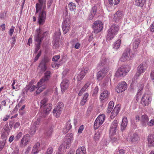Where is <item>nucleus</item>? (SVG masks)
Masks as SVG:
<instances>
[{
  "mask_svg": "<svg viewBox=\"0 0 154 154\" xmlns=\"http://www.w3.org/2000/svg\"><path fill=\"white\" fill-rule=\"evenodd\" d=\"M45 2V0H38V2L36 4V5L35 14L42 9L41 13L39 14L38 19V23L40 25H43L45 21L46 17V13L45 11L46 9Z\"/></svg>",
  "mask_w": 154,
  "mask_h": 154,
  "instance_id": "f257e3e1",
  "label": "nucleus"
},
{
  "mask_svg": "<svg viewBox=\"0 0 154 154\" xmlns=\"http://www.w3.org/2000/svg\"><path fill=\"white\" fill-rule=\"evenodd\" d=\"M51 72L47 71L45 73V76L40 79L39 82L37 84L38 89L36 92V94H39L41 91L46 88L45 85V83L46 82L49 80L51 76Z\"/></svg>",
  "mask_w": 154,
  "mask_h": 154,
  "instance_id": "f03ea898",
  "label": "nucleus"
},
{
  "mask_svg": "<svg viewBox=\"0 0 154 154\" xmlns=\"http://www.w3.org/2000/svg\"><path fill=\"white\" fill-rule=\"evenodd\" d=\"M119 29V27L118 25H112L108 30V34L106 37V40L109 41L113 39L118 32Z\"/></svg>",
  "mask_w": 154,
  "mask_h": 154,
  "instance_id": "7ed1b4c3",
  "label": "nucleus"
},
{
  "mask_svg": "<svg viewBox=\"0 0 154 154\" xmlns=\"http://www.w3.org/2000/svg\"><path fill=\"white\" fill-rule=\"evenodd\" d=\"M48 99L44 98L41 101V107L43 109V113L48 114L50 111L52 106V105L50 103H48Z\"/></svg>",
  "mask_w": 154,
  "mask_h": 154,
  "instance_id": "20e7f679",
  "label": "nucleus"
},
{
  "mask_svg": "<svg viewBox=\"0 0 154 154\" xmlns=\"http://www.w3.org/2000/svg\"><path fill=\"white\" fill-rule=\"evenodd\" d=\"M132 57L131 54V49L129 48H127L125 50L120 59L121 61L124 62L130 60Z\"/></svg>",
  "mask_w": 154,
  "mask_h": 154,
  "instance_id": "39448f33",
  "label": "nucleus"
},
{
  "mask_svg": "<svg viewBox=\"0 0 154 154\" xmlns=\"http://www.w3.org/2000/svg\"><path fill=\"white\" fill-rule=\"evenodd\" d=\"M60 35L61 32L59 30L55 33L54 36V40L52 42L54 48H57L59 46V40Z\"/></svg>",
  "mask_w": 154,
  "mask_h": 154,
  "instance_id": "423d86ee",
  "label": "nucleus"
},
{
  "mask_svg": "<svg viewBox=\"0 0 154 154\" xmlns=\"http://www.w3.org/2000/svg\"><path fill=\"white\" fill-rule=\"evenodd\" d=\"M105 119L104 114L99 115L96 119L94 123V128L96 129L103 123Z\"/></svg>",
  "mask_w": 154,
  "mask_h": 154,
  "instance_id": "0eeeda50",
  "label": "nucleus"
},
{
  "mask_svg": "<svg viewBox=\"0 0 154 154\" xmlns=\"http://www.w3.org/2000/svg\"><path fill=\"white\" fill-rule=\"evenodd\" d=\"M50 60L47 57H44L41 61L38 67L40 69L41 71L45 72L47 69V66Z\"/></svg>",
  "mask_w": 154,
  "mask_h": 154,
  "instance_id": "6e6552de",
  "label": "nucleus"
},
{
  "mask_svg": "<svg viewBox=\"0 0 154 154\" xmlns=\"http://www.w3.org/2000/svg\"><path fill=\"white\" fill-rule=\"evenodd\" d=\"M94 32L97 33L100 32L103 28V24L100 21H95L92 26Z\"/></svg>",
  "mask_w": 154,
  "mask_h": 154,
  "instance_id": "1a4fd4ad",
  "label": "nucleus"
},
{
  "mask_svg": "<svg viewBox=\"0 0 154 154\" xmlns=\"http://www.w3.org/2000/svg\"><path fill=\"white\" fill-rule=\"evenodd\" d=\"M147 67V65L145 63H143L140 64L137 68V72L134 78L139 76L142 73L145 71Z\"/></svg>",
  "mask_w": 154,
  "mask_h": 154,
  "instance_id": "9d476101",
  "label": "nucleus"
},
{
  "mask_svg": "<svg viewBox=\"0 0 154 154\" xmlns=\"http://www.w3.org/2000/svg\"><path fill=\"white\" fill-rule=\"evenodd\" d=\"M64 104L62 102H59L56 108L54 109L53 113L56 117H58L60 115L63 109Z\"/></svg>",
  "mask_w": 154,
  "mask_h": 154,
  "instance_id": "9b49d317",
  "label": "nucleus"
},
{
  "mask_svg": "<svg viewBox=\"0 0 154 154\" xmlns=\"http://www.w3.org/2000/svg\"><path fill=\"white\" fill-rule=\"evenodd\" d=\"M128 71L126 67L121 66L117 70L115 75L117 77L124 76L128 72Z\"/></svg>",
  "mask_w": 154,
  "mask_h": 154,
  "instance_id": "f8f14e48",
  "label": "nucleus"
},
{
  "mask_svg": "<svg viewBox=\"0 0 154 154\" xmlns=\"http://www.w3.org/2000/svg\"><path fill=\"white\" fill-rule=\"evenodd\" d=\"M118 122L115 120L112 123L109 130V134L111 135H114L117 131L118 128Z\"/></svg>",
  "mask_w": 154,
  "mask_h": 154,
  "instance_id": "ddd939ff",
  "label": "nucleus"
},
{
  "mask_svg": "<svg viewBox=\"0 0 154 154\" xmlns=\"http://www.w3.org/2000/svg\"><path fill=\"white\" fill-rule=\"evenodd\" d=\"M127 87L126 82L123 81L119 83L117 87L116 91L118 93L122 92L125 91L127 88Z\"/></svg>",
  "mask_w": 154,
  "mask_h": 154,
  "instance_id": "4468645a",
  "label": "nucleus"
},
{
  "mask_svg": "<svg viewBox=\"0 0 154 154\" xmlns=\"http://www.w3.org/2000/svg\"><path fill=\"white\" fill-rule=\"evenodd\" d=\"M151 99L149 95L145 94L142 98L141 103L143 106H145L151 103Z\"/></svg>",
  "mask_w": 154,
  "mask_h": 154,
  "instance_id": "2eb2a0df",
  "label": "nucleus"
},
{
  "mask_svg": "<svg viewBox=\"0 0 154 154\" xmlns=\"http://www.w3.org/2000/svg\"><path fill=\"white\" fill-rule=\"evenodd\" d=\"M109 92L107 90L104 91L100 95V100L103 102L106 101L109 97Z\"/></svg>",
  "mask_w": 154,
  "mask_h": 154,
  "instance_id": "dca6fc26",
  "label": "nucleus"
},
{
  "mask_svg": "<svg viewBox=\"0 0 154 154\" xmlns=\"http://www.w3.org/2000/svg\"><path fill=\"white\" fill-rule=\"evenodd\" d=\"M120 105L118 104L116 105L114 107L111 113L110 116L111 119H113L117 115L120 109Z\"/></svg>",
  "mask_w": 154,
  "mask_h": 154,
  "instance_id": "f3484780",
  "label": "nucleus"
},
{
  "mask_svg": "<svg viewBox=\"0 0 154 154\" xmlns=\"http://www.w3.org/2000/svg\"><path fill=\"white\" fill-rule=\"evenodd\" d=\"M108 69V68L107 67L106 69L104 68V69H103L102 70L99 71L97 73V79L98 80L102 79Z\"/></svg>",
  "mask_w": 154,
  "mask_h": 154,
  "instance_id": "a211bd4d",
  "label": "nucleus"
},
{
  "mask_svg": "<svg viewBox=\"0 0 154 154\" xmlns=\"http://www.w3.org/2000/svg\"><path fill=\"white\" fill-rule=\"evenodd\" d=\"M69 83L67 79H64L62 81L60 84L62 91L64 92L66 90L68 87Z\"/></svg>",
  "mask_w": 154,
  "mask_h": 154,
  "instance_id": "6ab92c4d",
  "label": "nucleus"
},
{
  "mask_svg": "<svg viewBox=\"0 0 154 154\" xmlns=\"http://www.w3.org/2000/svg\"><path fill=\"white\" fill-rule=\"evenodd\" d=\"M40 32H41L39 31L38 35L35 37V41L37 42L38 43L36 45V47L35 48V51L34 53V54L37 53V52L40 48L41 42V39L40 38L39 36Z\"/></svg>",
  "mask_w": 154,
  "mask_h": 154,
  "instance_id": "aec40b11",
  "label": "nucleus"
},
{
  "mask_svg": "<svg viewBox=\"0 0 154 154\" xmlns=\"http://www.w3.org/2000/svg\"><path fill=\"white\" fill-rule=\"evenodd\" d=\"M139 139L138 135L136 133L131 134L129 137V140L132 143H136Z\"/></svg>",
  "mask_w": 154,
  "mask_h": 154,
  "instance_id": "412c9836",
  "label": "nucleus"
},
{
  "mask_svg": "<svg viewBox=\"0 0 154 154\" xmlns=\"http://www.w3.org/2000/svg\"><path fill=\"white\" fill-rule=\"evenodd\" d=\"M122 16V12L117 11L113 15V20L115 22H118Z\"/></svg>",
  "mask_w": 154,
  "mask_h": 154,
  "instance_id": "4be33fe9",
  "label": "nucleus"
},
{
  "mask_svg": "<svg viewBox=\"0 0 154 154\" xmlns=\"http://www.w3.org/2000/svg\"><path fill=\"white\" fill-rule=\"evenodd\" d=\"M40 120L38 119L37 121L34 122V124L32 125L30 128V133L32 134H34L36 130L38 127L39 125Z\"/></svg>",
  "mask_w": 154,
  "mask_h": 154,
  "instance_id": "5701e85b",
  "label": "nucleus"
},
{
  "mask_svg": "<svg viewBox=\"0 0 154 154\" xmlns=\"http://www.w3.org/2000/svg\"><path fill=\"white\" fill-rule=\"evenodd\" d=\"M30 137L29 134H26L24 135L21 140L20 142V145H27L28 142H29L30 140Z\"/></svg>",
  "mask_w": 154,
  "mask_h": 154,
  "instance_id": "b1692460",
  "label": "nucleus"
},
{
  "mask_svg": "<svg viewBox=\"0 0 154 154\" xmlns=\"http://www.w3.org/2000/svg\"><path fill=\"white\" fill-rule=\"evenodd\" d=\"M140 120L143 125L146 126L149 120V118L146 115L144 114L141 116Z\"/></svg>",
  "mask_w": 154,
  "mask_h": 154,
  "instance_id": "393cba45",
  "label": "nucleus"
},
{
  "mask_svg": "<svg viewBox=\"0 0 154 154\" xmlns=\"http://www.w3.org/2000/svg\"><path fill=\"white\" fill-rule=\"evenodd\" d=\"M148 145L150 146H154V134H149L147 138Z\"/></svg>",
  "mask_w": 154,
  "mask_h": 154,
  "instance_id": "a878e982",
  "label": "nucleus"
},
{
  "mask_svg": "<svg viewBox=\"0 0 154 154\" xmlns=\"http://www.w3.org/2000/svg\"><path fill=\"white\" fill-rule=\"evenodd\" d=\"M97 7L94 5L91 8L90 14L88 16V18L91 20L94 17L95 15L96 14L97 11Z\"/></svg>",
  "mask_w": 154,
  "mask_h": 154,
  "instance_id": "bb28decb",
  "label": "nucleus"
},
{
  "mask_svg": "<svg viewBox=\"0 0 154 154\" xmlns=\"http://www.w3.org/2000/svg\"><path fill=\"white\" fill-rule=\"evenodd\" d=\"M128 124L127 119L126 117H124L121 125V129L122 131L125 130Z\"/></svg>",
  "mask_w": 154,
  "mask_h": 154,
  "instance_id": "cd10ccee",
  "label": "nucleus"
},
{
  "mask_svg": "<svg viewBox=\"0 0 154 154\" xmlns=\"http://www.w3.org/2000/svg\"><path fill=\"white\" fill-rule=\"evenodd\" d=\"M63 24L66 25H70V22L69 19V16L66 14L65 16H64V20L62 23Z\"/></svg>",
  "mask_w": 154,
  "mask_h": 154,
  "instance_id": "c85d7f7f",
  "label": "nucleus"
},
{
  "mask_svg": "<svg viewBox=\"0 0 154 154\" xmlns=\"http://www.w3.org/2000/svg\"><path fill=\"white\" fill-rule=\"evenodd\" d=\"M39 31H40L41 32L40 33V35H39L40 37V38L41 39V41L42 40L43 38L47 35L48 34V32L47 31L45 32H44L42 34V30L40 29H38L36 30V33L37 35H36L35 37L38 35V34L39 33Z\"/></svg>",
  "mask_w": 154,
  "mask_h": 154,
  "instance_id": "c756f323",
  "label": "nucleus"
},
{
  "mask_svg": "<svg viewBox=\"0 0 154 154\" xmlns=\"http://www.w3.org/2000/svg\"><path fill=\"white\" fill-rule=\"evenodd\" d=\"M86 151L85 147H81L76 150V154H86Z\"/></svg>",
  "mask_w": 154,
  "mask_h": 154,
  "instance_id": "7c9ffc66",
  "label": "nucleus"
},
{
  "mask_svg": "<svg viewBox=\"0 0 154 154\" xmlns=\"http://www.w3.org/2000/svg\"><path fill=\"white\" fill-rule=\"evenodd\" d=\"M140 42V40L139 38L135 39L132 43L133 48L134 49L137 48L139 46Z\"/></svg>",
  "mask_w": 154,
  "mask_h": 154,
  "instance_id": "2f4dec72",
  "label": "nucleus"
},
{
  "mask_svg": "<svg viewBox=\"0 0 154 154\" xmlns=\"http://www.w3.org/2000/svg\"><path fill=\"white\" fill-rule=\"evenodd\" d=\"M89 94L88 93H85L83 96L82 99L81 100L80 104L82 105H84L86 103L88 98V97Z\"/></svg>",
  "mask_w": 154,
  "mask_h": 154,
  "instance_id": "473e14b6",
  "label": "nucleus"
},
{
  "mask_svg": "<svg viewBox=\"0 0 154 154\" xmlns=\"http://www.w3.org/2000/svg\"><path fill=\"white\" fill-rule=\"evenodd\" d=\"M121 43V40L120 39L117 40L113 44V48L116 50L119 48Z\"/></svg>",
  "mask_w": 154,
  "mask_h": 154,
  "instance_id": "72a5a7b5",
  "label": "nucleus"
},
{
  "mask_svg": "<svg viewBox=\"0 0 154 154\" xmlns=\"http://www.w3.org/2000/svg\"><path fill=\"white\" fill-rule=\"evenodd\" d=\"M38 87H37L36 86L34 85H28L26 87V89L27 90H29V91L31 92H32L34 91L35 89H36Z\"/></svg>",
  "mask_w": 154,
  "mask_h": 154,
  "instance_id": "f704fd0d",
  "label": "nucleus"
},
{
  "mask_svg": "<svg viewBox=\"0 0 154 154\" xmlns=\"http://www.w3.org/2000/svg\"><path fill=\"white\" fill-rule=\"evenodd\" d=\"M107 59L105 57H102L101 59L100 63V65L103 66L107 64Z\"/></svg>",
  "mask_w": 154,
  "mask_h": 154,
  "instance_id": "c9c22d12",
  "label": "nucleus"
},
{
  "mask_svg": "<svg viewBox=\"0 0 154 154\" xmlns=\"http://www.w3.org/2000/svg\"><path fill=\"white\" fill-rule=\"evenodd\" d=\"M144 85L143 84H140L138 87V90L137 94V97H139L142 94L141 91L143 90Z\"/></svg>",
  "mask_w": 154,
  "mask_h": 154,
  "instance_id": "e433bc0d",
  "label": "nucleus"
},
{
  "mask_svg": "<svg viewBox=\"0 0 154 154\" xmlns=\"http://www.w3.org/2000/svg\"><path fill=\"white\" fill-rule=\"evenodd\" d=\"M100 136V133L99 131L96 132L94 135V138L95 141H96L99 140Z\"/></svg>",
  "mask_w": 154,
  "mask_h": 154,
  "instance_id": "4c0bfd02",
  "label": "nucleus"
},
{
  "mask_svg": "<svg viewBox=\"0 0 154 154\" xmlns=\"http://www.w3.org/2000/svg\"><path fill=\"white\" fill-rule=\"evenodd\" d=\"M69 7L71 11H73L76 9V5L75 4L72 2H71L69 4Z\"/></svg>",
  "mask_w": 154,
  "mask_h": 154,
  "instance_id": "58836bf2",
  "label": "nucleus"
},
{
  "mask_svg": "<svg viewBox=\"0 0 154 154\" xmlns=\"http://www.w3.org/2000/svg\"><path fill=\"white\" fill-rule=\"evenodd\" d=\"M88 69L87 68H83L82 69L80 72V74H81V75H82L84 77L86 73L88 72Z\"/></svg>",
  "mask_w": 154,
  "mask_h": 154,
  "instance_id": "ea45409f",
  "label": "nucleus"
},
{
  "mask_svg": "<svg viewBox=\"0 0 154 154\" xmlns=\"http://www.w3.org/2000/svg\"><path fill=\"white\" fill-rule=\"evenodd\" d=\"M142 0H135V5L138 6L142 7L145 3L142 4Z\"/></svg>",
  "mask_w": 154,
  "mask_h": 154,
  "instance_id": "a19ab883",
  "label": "nucleus"
},
{
  "mask_svg": "<svg viewBox=\"0 0 154 154\" xmlns=\"http://www.w3.org/2000/svg\"><path fill=\"white\" fill-rule=\"evenodd\" d=\"M52 132V129L50 128L49 130L47 131L45 133V135L47 137H49L50 136Z\"/></svg>",
  "mask_w": 154,
  "mask_h": 154,
  "instance_id": "79ce46f5",
  "label": "nucleus"
},
{
  "mask_svg": "<svg viewBox=\"0 0 154 154\" xmlns=\"http://www.w3.org/2000/svg\"><path fill=\"white\" fill-rule=\"evenodd\" d=\"M53 152V148L52 147H50L48 149L46 154H52Z\"/></svg>",
  "mask_w": 154,
  "mask_h": 154,
  "instance_id": "37998d69",
  "label": "nucleus"
},
{
  "mask_svg": "<svg viewBox=\"0 0 154 154\" xmlns=\"http://www.w3.org/2000/svg\"><path fill=\"white\" fill-rule=\"evenodd\" d=\"M91 84V83L89 82H87L85 85L82 88V91H85L86 89L88 88Z\"/></svg>",
  "mask_w": 154,
  "mask_h": 154,
  "instance_id": "c03bdc74",
  "label": "nucleus"
},
{
  "mask_svg": "<svg viewBox=\"0 0 154 154\" xmlns=\"http://www.w3.org/2000/svg\"><path fill=\"white\" fill-rule=\"evenodd\" d=\"M6 140L0 141V151L3 148L5 143Z\"/></svg>",
  "mask_w": 154,
  "mask_h": 154,
  "instance_id": "a18cd8bd",
  "label": "nucleus"
},
{
  "mask_svg": "<svg viewBox=\"0 0 154 154\" xmlns=\"http://www.w3.org/2000/svg\"><path fill=\"white\" fill-rule=\"evenodd\" d=\"M40 146V144L39 143H35V145L33 147V149H35L37 151V152H38V149L39 148V147Z\"/></svg>",
  "mask_w": 154,
  "mask_h": 154,
  "instance_id": "49530a36",
  "label": "nucleus"
},
{
  "mask_svg": "<svg viewBox=\"0 0 154 154\" xmlns=\"http://www.w3.org/2000/svg\"><path fill=\"white\" fill-rule=\"evenodd\" d=\"M41 51L40 50L35 57L34 60V62H36L38 60L39 57L41 56Z\"/></svg>",
  "mask_w": 154,
  "mask_h": 154,
  "instance_id": "de8ad7c7",
  "label": "nucleus"
},
{
  "mask_svg": "<svg viewBox=\"0 0 154 154\" xmlns=\"http://www.w3.org/2000/svg\"><path fill=\"white\" fill-rule=\"evenodd\" d=\"M75 79H77L78 81L82 80L84 77L80 74H79L75 76Z\"/></svg>",
  "mask_w": 154,
  "mask_h": 154,
  "instance_id": "09e8293b",
  "label": "nucleus"
},
{
  "mask_svg": "<svg viewBox=\"0 0 154 154\" xmlns=\"http://www.w3.org/2000/svg\"><path fill=\"white\" fill-rule=\"evenodd\" d=\"M78 42V39H77L75 38L72 40L70 42L72 47Z\"/></svg>",
  "mask_w": 154,
  "mask_h": 154,
  "instance_id": "8fccbe9b",
  "label": "nucleus"
},
{
  "mask_svg": "<svg viewBox=\"0 0 154 154\" xmlns=\"http://www.w3.org/2000/svg\"><path fill=\"white\" fill-rule=\"evenodd\" d=\"M81 44L79 42H78L76 43L72 47L75 48L76 49H78L80 47Z\"/></svg>",
  "mask_w": 154,
  "mask_h": 154,
  "instance_id": "3c124183",
  "label": "nucleus"
},
{
  "mask_svg": "<svg viewBox=\"0 0 154 154\" xmlns=\"http://www.w3.org/2000/svg\"><path fill=\"white\" fill-rule=\"evenodd\" d=\"M98 87L97 86L95 87V88L94 91H93V95L94 96H95L98 93Z\"/></svg>",
  "mask_w": 154,
  "mask_h": 154,
  "instance_id": "603ef678",
  "label": "nucleus"
},
{
  "mask_svg": "<svg viewBox=\"0 0 154 154\" xmlns=\"http://www.w3.org/2000/svg\"><path fill=\"white\" fill-rule=\"evenodd\" d=\"M15 28V27L14 26H12L11 28L10 29L9 32V34L11 36L14 32V29Z\"/></svg>",
  "mask_w": 154,
  "mask_h": 154,
  "instance_id": "864d4df0",
  "label": "nucleus"
},
{
  "mask_svg": "<svg viewBox=\"0 0 154 154\" xmlns=\"http://www.w3.org/2000/svg\"><path fill=\"white\" fill-rule=\"evenodd\" d=\"M60 58V56L58 55L54 56L52 60L54 61H56Z\"/></svg>",
  "mask_w": 154,
  "mask_h": 154,
  "instance_id": "5fc2aeb1",
  "label": "nucleus"
},
{
  "mask_svg": "<svg viewBox=\"0 0 154 154\" xmlns=\"http://www.w3.org/2000/svg\"><path fill=\"white\" fill-rule=\"evenodd\" d=\"M147 125L150 126H153L154 125V119H151L147 123Z\"/></svg>",
  "mask_w": 154,
  "mask_h": 154,
  "instance_id": "6e6d98bb",
  "label": "nucleus"
},
{
  "mask_svg": "<svg viewBox=\"0 0 154 154\" xmlns=\"http://www.w3.org/2000/svg\"><path fill=\"white\" fill-rule=\"evenodd\" d=\"M63 147V146L60 145L58 149V152L56 154H63L62 152V148Z\"/></svg>",
  "mask_w": 154,
  "mask_h": 154,
  "instance_id": "4d7b16f0",
  "label": "nucleus"
},
{
  "mask_svg": "<svg viewBox=\"0 0 154 154\" xmlns=\"http://www.w3.org/2000/svg\"><path fill=\"white\" fill-rule=\"evenodd\" d=\"M70 127V129L72 128V125L70 122V121L69 120L66 123V125L65 127V128H68L69 127Z\"/></svg>",
  "mask_w": 154,
  "mask_h": 154,
  "instance_id": "13d9d810",
  "label": "nucleus"
},
{
  "mask_svg": "<svg viewBox=\"0 0 154 154\" xmlns=\"http://www.w3.org/2000/svg\"><path fill=\"white\" fill-rule=\"evenodd\" d=\"M22 133L21 132H19L18 133L15 137L16 139L18 140L19 138L20 137L22 136Z\"/></svg>",
  "mask_w": 154,
  "mask_h": 154,
  "instance_id": "bf43d9fd",
  "label": "nucleus"
},
{
  "mask_svg": "<svg viewBox=\"0 0 154 154\" xmlns=\"http://www.w3.org/2000/svg\"><path fill=\"white\" fill-rule=\"evenodd\" d=\"M62 29L63 30L64 34H66L68 32V31L70 29V28H67L65 27H62Z\"/></svg>",
  "mask_w": 154,
  "mask_h": 154,
  "instance_id": "052dcab7",
  "label": "nucleus"
},
{
  "mask_svg": "<svg viewBox=\"0 0 154 154\" xmlns=\"http://www.w3.org/2000/svg\"><path fill=\"white\" fill-rule=\"evenodd\" d=\"M149 29V30L152 32H153L154 31V22L150 26Z\"/></svg>",
  "mask_w": 154,
  "mask_h": 154,
  "instance_id": "680f3d73",
  "label": "nucleus"
},
{
  "mask_svg": "<svg viewBox=\"0 0 154 154\" xmlns=\"http://www.w3.org/2000/svg\"><path fill=\"white\" fill-rule=\"evenodd\" d=\"M114 105V103L113 101H110L108 104V106L112 109Z\"/></svg>",
  "mask_w": 154,
  "mask_h": 154,
  "instance_id": "e2e57ef3",
  "label": "nucleus"
},
{
  "mask_svg": "<svg viewBox=\"0 0 154 154\" xmlns=\"http://www.w3.org/2000/svg\"><path fill=\"white\" fill-rule=\"evenodd\" d=\"M83 129H84V127H83V125H81L80 127L78 129V133H80V134L82 133Z\"/></svg>",
  "mask_w": 154,
  "mask_h": 154,
  "instance_id": "0e129e2a",
  "label": "nucleus"
},
{
  "mask_svg": "<svg viewBox=\"0 0 154 154\" xmlns=\"http://www.w3.org/2000/svg\"><path fill=\"white\" fill-rule=\"evenodd\" d=\"M11 154H19V149L16 147Z\"/></svg>",
  "mask_w": 154,
  "mask_h": 154,
  "instance_id": "69168bd1",
  "label": "nucleus"
},
{
  "mask_svg": "<svg viewBox=\"0 0 154 154\" xmlns=\"http://www.w3.org/2000/svg\"><path fill=\"white\" fill-rule=\"evenodd\" d=\"M125 153V151L123 149H121L117 152V154H124Z\"/></svg>",
  "mask_w": 154,
  "mask_h": 154,
  "instance_id": "338daca9",
  "label": "nucleus"
},
{
  "mask_svg": "<svg viewBox=\"0 0 154 154\" xmlns=\"http://www.w3.org/2000/svg\"><path fill=\"white\" fill-rule=\"evenodd\" d=\"M69 69H65L62 73L63 76H65L69 72Z\"/></svg>",
  "mask_w": 154,
  "mask_h": 154,
  "instance_id": "774afa93",
  "label": "nucleus"
}]
</instances>
